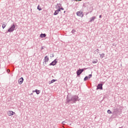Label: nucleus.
Masks as SVG:
<instances>
[{
  "instance_id": "12",
  "label": "nucleus",
  "mask_w": 128,
  "mask_h": 128,
  "mask_svg": "<svg viewBox=\"0 0 128 128\" xmlns=\"http://www.w3.org/2000/svg\"><path fill=\"white\" fill-rule=\"evenodd\" d=\"M36 92V94H40V90H36L34 91L33 90V92Z\"/></svg>"
},
{
  "instance_id": "21",
  "label": "nucleus",
  "mask_w": 128,
  "mask_h": 128,
  "mask_svg": "<svg viewBox=\"0 0 128 128\" xmlns=\"http://www.w3.org/2000/svg\"><path fill=\"white\" fill-rule=\"evenodd\" d=\"M107 112L108 114H112V111H110V110H108L107 111Z\"/></svg>"
},
{
  "instance_id": "24",
  "label": "nucleus",
  "mask_w": 128,
  "mask_h": 128,
  "mask_svg": "<svg viewBox=\"0 0 128 128\" xmlns=\"http://www.w3.org/2000/svg\"><path fill=\"white\" fill-rule=\"evenodd\" d=\"M57 11L60 12V8H58Z\"/></svg>"
},
{
  "instance_id": "25",
  "label": "nucleus",
  "mask_w": 128,
  "mask_h": 128,
  "mask_svg": "<svg viewBox=\"0 0 128 128\" xmlns=\"http://www.w3.org/2000/svg\"><path fill=\"white\" fill-rule=\"evenodd\" d=\"M75 2H82V0H74Z\"/></svg>"
},
{
  "instance_id": "26",
  "label": "nucleus",
  "mask_w": 128,
  "mask_h": 128,
  "mask_svg": "<svg viewBox=\"0 0 128 128\" xmlns=\"http://www.w3.org/2000/svg\"><path fill=\"white\" fill-rule=\"evenodd\" d=\"M60 10H64V8H60Z\"/></svg>"
},
{
  "instance_id": "1",
  "label": "nucleus",
  "mask_w": 128,
  "mask_h": 128,
  "mask_svg": "<svg viewBox=\"0 0 128 128\" xmlns=\"http://www.w3.org/2000/svg\"><path fill=\"white\" fill-rule=\"evenodd\" d=\"M66 104H76V102H78V100H80V98H78V96L76 95L72 96L71 97L68 96H66Z\"/></svg>"
},
{
  "instance_id": "28",
  "label": "nucleus",
  "mask_w": 128,
  "mask_h": 128,
  "mask_svg": "<svg viewBox=\"0 0 128 128\" xmlns=\"http://www.w3.org/2000/svg\"><path fill=\"white\" fill-rule=\"evenodd\" d=\"M102 15H100V16H99V18H102Z\"/></svg>"
},
{
  "instance_id": "32",
  "label": "nucleus",
  "mask_w": 128,
  "mask_h": 128,
  "mask_svg": "<svg viewBox=\"0 0 128 128\" xmlns=\"http://www.w3.org/2000/svg\"><path fill=\"white\" fill-rule=\"evenodd\" d=\"M44 64H46V62H44Z\"/></svg>"
},
{
  "instance_id": "29",
  "label": "nucleus",
  "mask_w": 128,
  "mask_h": 128,
  "mask_svg": "<svg viewBox=\"0 0 128 128\" xmlns=\"http://www.w3.org/2000/svg\"><path fill=\"white\" fill-rule=\"evenodd\" d=\"M51 56H52V58H54V54H52Z\"/></svg>"
},
{
  "instance_id": "11",
  "label": "nucleus",
  "mask_w": 128,
  "mask_h": 128,
  "mask_svg": "<svg viewBox=\"0 0 128 128\" xmlns=\"http://www.w3.org/2000/svg\"><path fill=\"white\" fill-rule=\"evenodd\" d=\"M46 34H42L40 35V38H46Z\"/></svg>"
},
{
  "instance_id": "31",
  "label": "nucleus",
  "mask_w": 128,
  "mask_h": 128,
  "mask_svg": "<svg viewBox=\"0 0 128 128\" xmlns=\"http://www.w3.org/2000/svg\"><path fill=\"white\" fill-rule=\"evenodd\" d=\"M64 122H62V124H64Z\"/></svg>"
},
{
  "instance_id": "6",
  "label": "nucleus",
  "mask_w": 128,
  "mask_h": 128,
  "mask_svg": "<svg viewBox=\"0 0 128 128\" xmlns=\"http://www.w3.org/2000/svg\"><path fill=\"white\" fill-rule=\"evenodd\" d=\"M96 90H102V84H98Z\"/></svg>"
},
{
  "instance_id": "18",
  "label": "nucleus",
  "mask_w": 128,
  "mask_h": 128,
  "mask_svg": "<svg viewBox=\"0 0 128 128\" xmlns=\"http://www.w3.org/2000/svg\"><path fill=\"white\" fill-rule=\"evenodd\" d=\"M76 32V30L72 29V34H74V32Z\"/></svg>"
},
{
  "instance_id": "20",
  "label": "nucleus",
  "mask_w": 128,
  "mask_h": 128,
  "mask_svg": "<svg viewBox=\"0 0 128 128\" xmlns=\"http://www.w3.org/2000/svg\"><path fill=\"white\" fill-rule=\"evenodd\" d=\"M98 62V60L92 61V64H96Z\"/></svg>"
},
{
  "instance_id": "34",
  "label": "nucleus",
  "mask_w": 128,
  "mask_h": 128,
  "mask_svg": "<svg viewBox=\"0 0 128 128\" xmlns=\"http://www.w3.org/2000/svg\"><path fill=\"white\" fill-rule=\"evenodd\" d=\"M92 11H90V12H92Z\"/></svg>"
},
{
  "instance_id": "27",
  "label": "nucleus",
  "mask_w": 128,
  "mask_h": 128,
  "mask_svg": "<svg viewBox=\"0 0 128 128\" xmlns=\"http://www.w3.org/2000/svg\"><path fill=\"white\" fill-rule=\"evenodd\" d=\"M96 52H100V50L96 49Z\"/></svg>"
},
{
  "instance_id": "13",
  "label": "nucleus",
  "mask_w": 128,
  "mask_h": 128,
  "mask_svg": "<svg viewBox=\"0 0 128 128\" xmlns=\"http://www.w3.org/2000/svg\"><path fill=\"white\" fill-rule=\"evenodd\" d=\"M56 80L53 79L50 81V82H49V84H54V82H56Z\"/></svg>"
},
{
  "instance_id": "17",
  "label": "nucleus",
  "mask_w": 128,
  "mask_h": 128,
  "mask_svg": "<svg viewBox=\"0 0 128 128\" xmlns=\"http://www.w3.org/2000/svg\"><path fill=\"white\" fill-rule=\"evenodd\" d=\"M37 9L38 10H42V8L40 6V5H38L37 7Z\"/></svg>"
},
{
  "instance_id": "3",
  "label": "nucleus",
  "mask_w": 128,
  "mask_h": 128,
  "mask_svg": "<svg viewBox=\"0 0 128 128\" xmlns=\"http://www.w3.org/2000/svg\"><path fill=\"white\" fill-rule=\"evenodd\" d=\"M84 70V69H80V68L76 71V74L77 76H80L82 74V73Z\"/></svg>"
},
{
  "instance_id": "5",
  "label": "nucleus",
  "mask_w": 128,
  "mask_h": 128,
  "mask_svg": "<svg viewBox=\"0 0 128 128\" xmlns=\"http://www.w3.org/2000/svg\"><path fill=\"white\" fill-rule=\"evenodd\" d=\"M76 16H80V18H82V16H84V12L78 11L76 12Z\"/></svg>"
},
{
  "instance_id": "7",
  "label": "nucleus",
  "mask_w": 128,
  "mask_h": 128,
  "mask_svg": "<svg viewBox=\"0 0 128 128\" xmlns=\"http://www.w3.org/2000/svg\"><path fill=\"white\" fill-rule=\"evenodd\" d=\"M14 114H16V112H14L12 111H8V116H14Z\"/></svg>"
},
{
  "instance_id": "15",
  "label": "nucleus",
  "mask_w": 128,
  "mask_h": 128,
  "mask_svg": "<svg viewBox=\"0 0 128 128\" xmlns=\"http://www.w3.org/2000/svg\"><path fill=\"white\" fill-rule=\"evenodd\" d=\"M58 10H55L54 12V16H56L58 14Z\"/></svg>"
},
{
  "instance_id": "22",
  "label": "nucleus",
  "mask_w": 128,
  "mask_h": 128,
  "mask_svg": "<svg viewBox=\"0 0 128 128\" xmlns=\"http://www.w3.org/2000/svg\"><path fill=\"white\" fill-rule=\"evenodd\" d=\"M6 24H4L2 26V28H6Z\"/></svg>"
},
{
  "instance_id": "16",
  "label": "nucleus",
  "mask_w": 128,
  "mask_h": 128,
  "mask_svg": "<svg viewBox=\"0 0 128 128\" xmlns=\"http://www.w3.org/2000/svg\"><path fill=\"white\" fill-rule=\"evenodd\" d=\"M88 79H89V78H88V76H85V78H84V82H86V80H88Z\"/></svg>"
},
{
  "instance_id": "8",
  "label": "nucleus",
  "mask_w": 128,
  "mask_h": 128,
  "mask_svg": "<svg viewBox=\"0 0 128 128\" xmlns=\"http://www.w3.org/2000/svg\"><path fill=\"white\" fill-rule=\"evenodd\" d=\"M18 82L19 84H22L24 82V78H22V77L20 78L18 80Z\"/></svg>"
},
{
  "instance_id": "4",
  "label": "nucleus",
  "mask_w": 128,
  "mask_h": 128,
  "mask_svg": "<svg viewBox=\"0 0 128 128\" xmlns=\"http://www.w3.org/2000/svg\"><path fill=\"white\" fill-rule=\"evenodd\" d=\"M56 64H58V60L56 59H55L54 61H52L51 63H50L48 66H56Z\"/></svg>"
},
{
  "instance_id": "23",
  "label": "nucleus",
  "mask_w": 128,
  "mask_h": 128,
  "mask_svg": "<svg viewBox=\"0 0 128 128\" xmlns=\"http://www.w3.org/2000/svg\"><path fill=\"white\" fill-rule=\"evenodd\" d=\"M92 76V74H90L88 76V78L90 79Z\"/></svg>"
},
{
  "instance_id": "33",
  "label": "nucleus",
  "mask_w": 128,
  "mask_h": 128,
  "mask_svg": "<svg viewBox=\"0 0 128 128\" xmlns=\"http://www.w3.org/2000/svg\"><path fill=\"white\" fill-rule=\"evenodd\" d=\"M64 14H66V11H64Z\"/></svg>"
},
{
  "instance_id": "2",
  "label": "nucleus",
  "mask_w": 128,
  "mask_h": 128,
  "mask_svg": "<svg viewBox=\"0 0 128 128\" xmlns=\"http://www.w3.org/2000/svg\"><path fill=\"white\" fill-rule=\"evenodd\" d=\"M14 28H16V25H14V24H12L10 28L8 29L7 32H14Z\"/></svg>"
},
{
  "instance_id": "14",
  "label": "nucleus",
  "mask_w": 128,
  "mask_h": 128,
  "mask_svg": "<svg viewBox=\"0 0 128 128\" xmlns=\"http://www.w3.org/2000/svg\"><path fill=\"white\" fill-rule=\"evenodd\" d=\"M100 56L102 58H104V53H102V54H100Z\"/></svg>"
},
{
  "instance_id": "19",
  "label": "nucleus",
  "mask_w": 128,
  "mask_h": 128,
  "mask_svg": "<svg viewBox=\"0 0 128 128\" xmlns=\"http://www.w3.org/2000/svg\"><path fill=\"white\" fill-rule=\"evenodd\" d=\"M57 6H58V8H60V6H62V4H57Z\"/></svg>"
},
{
  "instance_id": "30",
  "label": "nucleus",
  "mask_w": 128,
  "mask_h": 128,
  "mask_svg": "<svg viewBox=\"0 0 128 128\" xmlns=\"http://www.w3.org/2000/svg\"><path fill=\"white\" fill-rule=\"evenodd\" d=\"M90 14V12H87V13L86 14V16H88V14Z\"/></svg>"
},
{
  "instance_id": "9",
  "label": "nucleus",
  "mask_w": 128,
  "mask_h": 128,
  "mask_svg": "<svg viewBox=\"0 0 128 128\" xmlns=\"http://www.w3.org/2000/svg\"><path fill=\"white\" fill-rule=\"evenodd\" d=\"M96 17L95 16H93L92 18H90L89 22H94V20H96Z\"/></svg>"
},
{
  "instance_id": "10",
  "label": "nucleus",
  "mask_w": 128,
  "mask_h": 128,
  "mask_svg": "<svg viewBox=\"0 0 128 128\" xmlns=\"http://www.w3.org/2000/svg\"><path fill=\"white\" fill-rule=\"evenodd\" d=\"M50 58H48V56H46L44 57V62H43V64H44V62H48Z\"/></svg>"
},
{
  "instance_id": "35",
  "label": "nucleus",
  "mask_w": 128,
  "mask_h": 128,
  "mask_svg": "<svg viewBox=\"0 0 128 128\" xmlns=\"http://www.w3.org/2000/svg\"><path fill=\"white\" fill-rule=\"evenodd\" d=\"M84 70H86V68H84Z\"/></svg>"
}]
</instances>
